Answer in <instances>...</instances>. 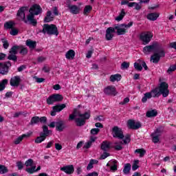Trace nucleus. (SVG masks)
Here are the masks:
<instances>
[{"label": "nucleus", "instance_id": "obj_36", "mask_svg": "<svg viewBox=\"0 0 176 176\" xmlns=\"http://www.w3.org/2000/svg\"><path fill=\"white\" fill-rule=\"evenodd\" d=\"M46 140V136L44 135H42V133H40V136L37 137L36 139L35 140V143L36 144H41V142H43Z\"/></svg>", "mask_w": 176, "mask_h": 176}, {"label": "nucleus", "instance_id": "obj_7", "mask_svg": "<svg viewBox=\"0 0 176 176\" xmlns=\"http://www.w3.org/2000/svg\"><path fill=\"white\" fill-rule=\"evenodd\" d=\"M153 38V33L151 32H144L140 34V41H142L143 45H148Z\"/></svg>", "mask_w": 176, "mask_h": 176}, {"label": "nucleus", "instance_id": "obj_29", "mask_svg": "<svg viewBox=\"0 0 176 176\" xmlns=\"http://www.w3.org/2000/svg\"><path fill=\"white\" fill-rule=\"evenodd\" d=\"M14 25H16V23H14V21H9L4 23V28H6V30H12L13 29Z\"/></svg>", "mask_w": 176, "mask_h": 176}, {"label": "nucleus", "instance_id": "obj_19", "mask_svg": "<svg viewBox=\"0 0 176 176\" xmlns=\"http://www.w3.org/2000/svg\"><path fill=\"white\" fill-rule=\"evenodd\" d=\"M78 116H83L80 111H78V109H74L73 113L70 114L69 116V120H75V118H78Z\"/></svg>", "mask_w": 176, "mask_h": 176}, {"label": "nucleus", "instance_id": "obj_14", "mask_svg": "<svg viewBox=\"0 0 176 176\" xmlns=\"http://www.w3.org/2000/svg\"><path fill=\"white\" fill-rule=\"evenodd\" d=\"M20 83H21V78H20V76H15L10 80V85L12 87H19Z\"/></svg>", "mask_w": 176, "mask_h": 176}, {"label": "nucleus", "instance_id": "obj_1", "mask_svg": "<svg viewBox=\"0 0 176 176\" xmlns=\"http://www.w3.org/2000/svg\"><path fill=\"white\" fill-rule=\"evenodd\" d=\"M154 54L151 56L150 60L154 64H157L160 61V58L166 57V50L159 44L157 41H154L150 45H146L143 48L144 54Z\"/></svg>", "mask_w": 176, "mask_h": 176}, {"label": "nucleus", "instance_id": "obj_13", "mask_svg": "<svg viewBox=\"0 0 176 176\" xmlns=\"http://www.w3.org/2000/svg\"><path fill=\"white\" fill-rule=\"evenodd\" d=\"M67 107V104H56L52 107V111H51V116H56V113L57 112H61L64 108Z\"/></svg>", "mask_w": 176, "mask_h": 176}, {"label": "nucleus", "instance_id": "obj_40", "mask_svg": "<svg viewBox=\"0 0 176 176\" xmlns=\"http://www.w3.org/2000/svg\"><path fill=\"white\" fill-rule=\"evenodd\" d=\"M43 132H41L40 134H42L45 137H48L49 136V133H50V131H49V128H47V126L44 125L43 126Z\"/></svg>", "mask_w": 176, "mask_h": 176}, {"label": "nucleus", "instance_id": "obj_6", "mask_svg": "<svg viewBox=\"0 0 176 176\" xmlns=\"http://www.w3.org/2000/svg\"><path fill=\"white\" fill-rule=\"evenodd\" d=\"M64 100V97L61 94H54L50 96L47 98V104L48 105H53L54 102H60Z\"/></svg>", "mask_w": 176, "mask_h": 176}, {"label": "nucleus", "instance_id": "obj_34", "mask_svg": "<svg viewBox=\"0 0 176 176\" xmlns=\"http://www.w3.org/2000/svg\"><path fill=\"white\" fill-rule=\"evenodd\" d=\"M9 82V80L8 79H3L0 82V91H3L6 88V85Z\"/></svg>", "mask_w": 176, "mask_h": 176}, {"label": "nucleus", "instance_id": "obj_42", "mask_svg": "<svg viewBox=\"0 0 176 176\" xmlns=\"http://www.w3.org/2000/svg\"><path fill=\"white\" fill-rule=\"evenodd\" d=\"M91 10H93V7H91V6H90V5L85 6V7L84 8V11H83V14H85V15L89 14V13H90V12H91Z\"/></svg>", "mask_w": 176, "mask_h": 176}, {"label": "nucleus", "instance_id": "obj_60", "mask_svg": "<svg viewBox=\"0 0 176 176\" xmlns=\"http://www.w3.org/2000/svg\"><path fill=\"white\" fill-rule=\"evenodd\" d=\"M109 156V153L104 152L100 157V160H104V159H107Z\"/></svg>", "mask_w": 176, "mask_h": 176}, {"label": "nucleus", "instance_id": "obj_12", "mask_svg": "<svg viewBox=\"0 0 176 176\" xmlns=\"http://www.w3.org/2000/svg\"><path fill=\"white\" fill-rule=\"evenodd\" d=\"M127 126L132 130H138V129H140L142 125L140 122H135L134 120H129L127 121Z\"/></svg>", "mask_w": 176, "mask_h": 176}, {"label": "nucleus", "instance_id": "obj_35", "mask_svg": "<svg viewBox=\"0 0 176 176\" xmlns=\"http://www.w3.org/2000/svg\"><path fill=\"white\" fill-rule=\"evenodd\" d=\"M152 94L151 92H146L144 94V97L142 98V102H146L148 100H150V98H152Z\"/></svg>", "mask_w": 176, "mask_h": 176}, {"label": "nucleus", "instance_id": "obj_17", "mask_svg": "<svg viewBox=\"0 0 176 176\" xmlns=\"http://www.w3.org/2000/svg\"><path fill=\"white\" fill-rule=\"evenodd\" d=\"M115 34V28H108L106 30V39L107 41H112Z\"/></svg>", "mask_w": 176, "mask_h": 176}, {"label": "nucleus", "instance_id": "obj_30", "mask_svg": "<svg viewBox=\"0 0 176 176\" xmlns=\"http://www.w3.org/2000/svg\"><path fill=\"white\" fill-rule=\"evenodd\" d=\"M66 58L67 60H74L75 58V51L73 50H69L65 54Z\"/></svg>", "mask_w": 176, "mask_h": 176}, {"label": "nucleus", "instance_id": "obj_28", "mask_svg": "<svg viewBox=\"0 0 176 176\" xmlns=\"http://www.w3.org/2000/svg\"><path fill=\"white\" fill-rule=\"evenodd\" d=\"M110 82H119L122 79V75L117 74L111 75L109 78Z\"/></svg>", "mask_w": 176, "mask_h": 176}, {"label": "nucleus", "instance_id": "obj_18", "mask_svg": "<svg viewBox=\"0 0 176 176\" xmlns=\"http://www.w3.org/2000/svg\"><path fill=\"white\" fill-rule=\"evenodd\" d=\"M60 171H63L65 174L71 175L74 174L75 168H74V165H67L60 168Z\"/></svg>", "mask_w": 176, "mask_h": 176}, {"label": "nucleus", "instance_id": "obj_62", "mask_svg": "<svg viewBox=\"0 0 176 176\" xmlns=\"http://www.w3.org/2000/svg\"><path fill=\"white\" fill-rule=\"evenodd\" d=\"M38 63H43V61H46V57L44 56H39L37 58Z\"/></svg>", "mask_w": 176, "mask_h": 176}, {"label": "nucleus", "instance_id": "obj_49", "mask_svg": "<svg viewBox=\"0 0 176 176\" xmlns=\"http://www.w3.org/2000/svg\"><path fill=\"white\" fill-rule=\"evenodd\" d=\"M35 168H36V166H31V168H28L25 169V171L29 174H34L35 173Z\"/></svg>", "mask_w": 176, "mask_h": 176}, {"label": "nucleus", "instance_id": "obj_32", "mask_svg": "<svg viewBox=\"0 0 176 176\" xmlns=\"http://www.w3.org/2000/svg\"><path fill=\"white\" fill-rule=\"evenodd\" d=\"M122 145H123V142H116L113 143L112 148H114L116 151H122L123 149V146Z\"/></svg>", "mask_w": 176, "mask_h": 176}, {"label": "nucleus", "instance_id": "obj_9", "mask_svg": "<svg viewBox=\"0 0 176 176\" xmlns=\"http://www.w3.org/2000/svg\"><path fill=\"white\" fill-rule=\"evenodd\" d=\"M25 7H22L21 8L16 14V16L18 17V20L24 21L25 24H28L30 23V21H28V16H27V19H25V10H26Z\"/></svg>", "mask_w": 176, "mask_h": 176}, {"label": "nucleus", "instance_id": "obj_48", "mask_svg": "<svg viewBox=\"0 0 176 176\" xmlns=\"http://www.w3.org/2000/svg\"><path fill=\"white\" fill-rule=\"evenodd\" d=\"M8 60H12V61H17V56L15 54H10L8 56Z\"/></svg>", "mask_w": 176, "mask_h": 176}, {"label": "nucleus", "instance_id": "obj_64", "mask_svg": "<svg viewBox=\"0 0 176 176\" xmlns=\"http://www.w3.org/2000/svg\"><path fill=\"white\" fill-rule=\"evenodd\" d=\"M47 120V118H46V117H41L39 118V122H41V123H46Z\"/></svg>", "mask_w": 176, "mask_h": 176}, {"label": "nucleus", "instance_id": "obj_53", "mask_svg": "<svg viewBox=\"0 0 176 176\" xmlns=\"http://www.w3.org/2000/svg\"><path fill=\"white\" fill-rule=\"evenodd\" d=\"M135 69H137V71H142V66L140 65L138 63H134Z\"/></svg>", "mask_w": 176, "mask_h": 176}, {"label": "nucleus", "instance_id": "obj_3", "mask_svg": "<svg viewBox=\"0 0 176 176\" xmlns=\"http://www.w3.org/2000/svg\"><path fill=\"white\" fill-rule=\"evenodd\" d=\"M43 34L47 33L48 35H58V30L57 29V26L54 24H44L43 26Z\"/></svg>", "mask_w": 176, "mask_h": 176}, {"label": "nucleus", "instance_id": "obj_23", "mask_svg": "<svg viewBox=\"0 0 176 176\" xmlns=\"http://www.w3.org/2000/svg\"><path fill=\"white\" fill-rule=\"evenodd\" d=\"M53 20H54V16L52 14V11H47L44 19V23H50Z\"/></svg>", "mask_w": 176, "mask_h": 176}, {"label": "nucleus", "instance_id": "obj_2", "mask_svg": "<svg viewBox=\"0 0 176 176\" xmlns=\"http://www.w3.org/2000/svg\"><path fill=\"white\" fill-rule=\"evenodd\" d=\"M29 12L30 14L28 15V21H29V24H31L33 27H36L38 21L35 19V16H38V14L42 13V8L38 4H34L30 8Z\"/></svg>", "mask_w": 176, "mask_h": 176}, {"label": "nucleus", "instance_id": "obj_56", "mask_svg": "<svg viewBox=\"0 0 176 176\" xmlns=\"http://www.w3.org/2000/svg\"><path fill=\"white\" fill-rule=\"evenodd\" d=\"M138 62L142 64L143 68H144L145 71H148V66L146 65V63L144 60H141L140 59L138 60Z\"/></svg>", "mask_w": 176, "mask_h": 176}, {"label": "nucleus", "instance_id": "obj_51", "mask_svg": "<svg viewBox=\"0 0 176 176\" xmlns=\"http://www.w3.org/2000/svg\"><path fill=\"white\" fill-rule=\"evenodd\" d=\"M100 133V129L98 128H94L91 130V134L92 135H97Z\"/></svg>", "mask_w": 176, "mask_h": 176}, {"label": "nucleus", "instance_id": "obj_63", "mask_svg": "<svg viewBox=\"0 0 176 176\" xmlns=\"http://www.w3.org/2000/svg\"><path fill=\"white\" fill-rule=\"evenodd\" d=\"M55 148L56 151H61L63 149V146L58 143L55 144Z\"/></svg>", "mask_w": 176, "mask_h": 176}, {"label": "nucleus", "instance_id": "obj_59", "mask_svg": "<svg viewBox=\"0 0 176 176\" xmlns=\"http://www.w3.org/2000/svg\"><path fill=\"white\" fill-rule=\"evenodd\" d=\"M175 65H171L170 67L168 69L167 72L168 74H171V72H174L175 70Z\"/></svg>", "mask_w": 176, "mask_h": 176}, {"label": "nucleus", "instance_id": "obj_44", "mask_svg": "<svg viewBox=\"0 0 176 176\" xmlns=\"http://www.w3.org/2000/svg\"><path fill=\"white\" fill-rule=\"evenodd\" d=\"M6 173H9V169L4 165L0 164V174H6Z\"/></svg>", "mask_w": 176, "mask_h": 176}, {"label": "nucleus", "instance_id": "obj_10", "mask_svg": "<svg viewBox=\"0 0 176 176\" xmlns=\"http://www.w3.org/2000/svg\"><path fill=\"white\" fill-rule=\"evenodd\" d=\"M112 134L114 138H119V140H123L124 135H123V131L118 126H114L112 129Z\"/></svg>", "mask_w": 176, "mask_h": 176}, {"label": "nucleus", "instance_id": "obj_24", "mask_svg": "<svg viewBox=\"0 0 176 176\" xmlns=\"http://www.w3.org/2000/svg\"><path fill=\"white\" fill-rule=\"evenodd\" d=\"M30 136H31V133L23 134V135L19 136L18 138L15 139L14 141V144L15 145H19V144H20V142H21V141H23V140H24V138H25V137L28 138Z\"/></svg>", "mask_w": 176, "mask_h": 176}, {"label": "nucleus", "instance_id": "obj_38", "mask_svg": "<svg viewBox=\"0 0 176 176\" xmlns=\"http://www.w3.org/2000/svg\"><path fill=\"white\" fill-rule=\"evenodd\" d=\"M124 16H126V12H124V9H122L121 12L119 14V16L116 17V21H122V20H123V17H124Z\"/></svg>", "mask_w": 176, "mask_h": 176}, {"label": "nucleus", "instance_id": "obj_4", "mask_svg": "<svg viewBox=\"0 0 176 176\" xmlns=\"http://www.w3.org/2000/svg\"><path fill=\"white\" fill-rule=\"evenodd\" d=\"M133 24V21L129 22L128 24L122 23L120 26H115L114 30H117L118 35H124L127 32V29L130 28Z\"/></svg>", "mask_w": 176, "mask_h": 176}, {"label": "nucleus", "instance_id": "obj_11", "mask_svg": "<svg viewBox=\"0 0 176 176\" xmlns=\"http://www.w3.org/2000/svg\"><path fill=\"white\" fill-rule=\"evenodd\" d=\"M10 67H12V63H10V61L0 63V74L1 75H8L9 68H10Z\"/></svg>", "mask_w": 176, "mask_h": 176}, {"label": "nucleus", "instance_id": "obj_37", "mask_svg": "<svg viewBox=\"0 0 176 176\" xmlns=\"http://www.w3.org/2000/svg\"><path fill=\"white\" fill-rule=\"evenodd\" d=\"M131 170V164H126L124 166L123 173L124 174H129L130 170Z\"/></svg>", "mask_w": 176, "mask_h": 176}, {"label": "nucleus", "instance_id": "obj_27", "mask_svg": "<svg viewBox=\"0 0 176 176\" xmlns=\"http://www.w3.org/2000/svg\"><path fill=\"white\" fill-rule=\"evenodd\" d=\"M56 129L58 131H63L65 126H64V121H58L56 122Z\"/></svg>", "mask_w": 176, "mask_h": 176}, {"label": "nucleus", "instance_id": "obj_52", "mask_svg": "<svg viewBox=\"0 0 176 176\" xmlns=\"http://www.w3.org/2000/svg\"><path fill=\"white\" fill-rule=\"evenodd\" d=\"M1 42H3V47L5 49H8V47H9V42H8V40H5L4 38H1Z\"/></svg>", "mask_w": 176, "mask_h": 176}, {"label": "nucleus", "instance_id": "obj_46", "mask_svg": "<svg viewBox=\"0 0 176 176\" xmlns=\"http://www.w3.org/2000/svg\"><path fill=\"white\" fill-rule=\"evenodd\" d=\"M33 164L34 160L32 159H29L25 162V166H26V167H33Z\"/></svg>", "mask_w": 176, "mask_h": 176}, {"label": "nucleus", "instance_id": "obj_16", "mask_svg": "<svg viewBox=\"0 0 176 176\" xmlns=\"http://www.w3.org/2000/svg\"><path fill=\"white\" fill-rule=\"evenodd\" d=\"M162 134V131L159 129H157L154 133H153L151 134V137H152V141L154 144H157V142H159L160 141V138L159 137H160Z\"/></svg>", "mask_w": 176, "mask_h": 176}, {"label": "nucleus", "instance_id": "obj_43", "mask_svg": "<svg viewBox=\"0 0 176 176\" xmlns=\"http://www.w3.org/2000/svg\"><path fill=\"white\" fill-rule=\"evenodd\" d=\"M98 163V161L96 160H91L88 166H87V170H91L93 168V164H97Z\"/></svg>", "mask_w": 176, "mask_h": 176}, {"label": "nucleus", "instance_id": "obj_22", "mask_svg": "<svg viewBox=\"0 0 176 176\" xmlns=\"http://www.w3.org/2000/svg\"><path fill=\"white\" fill-rule=\"evenodd\" d=\"M159 16H160V14L157 12L149 13L147 14V19L148 20H151V21H155V20H157Z\"/></svg>", "mask_w": 176, "mask_h": 176}, {"label": "nucleus", "instance_id": "obj_26", "mask_svg": "<svg viewBox=\"0 0 176 176\" xmlns=\"http://www.w3.org/2000/svg\"><path fill=\"white\" fill-rule=\"evenodd\" d=\"M150 93H151V96L155 98L156 97H160V96H162V93L160 92V91L159 90V88L157 87L155 89H153V90H151L150 91Z\"/></svg>", "mask_w": 176, "mask_h": 176}, {"label": "nucleus", "instance_id": "obj_39", "mask_svg": "<svg viewBox=\"0 0 176 176\" xmlns=\"http://www.w3.org/2000/svg\"><path fill=\"white\" fill-rule=\"evenodd\" d=\"M38 123H39V117L34 116L32 118L30 124V126H34V124H38Z\"/></svg>", "mask_w": 176, "mask_h": 176}, {"label": "nucleus", "instance_id": "obj_20", "mask_svg": "<svg viewBox=\"0 0 176 176\" xmlns=\"http://www.w3.org/2000/svg\"><path fill=\"white\" fill-rule=\"evenodd\" d=\"M68 8H69L71 13H72V14H79V13L80 12V8L78 7L77 6L69 5Z\"/></svg>", "mask_w": 176, "mask_h": 176}, {"label": "nucleus", "instance_id": "obj_5", "mask_svg": "<svg viewBox=\"0 0 176 176\" xmlns=\"http://www.w3.org/2000/svg\"><path fill=\"white\" fill-rule=\"evenodd\" d=\"M82 116H78V118H75V123L78 127H82L86 124V120L90 118V113L86 112L82 113Z\"/></svg>", "mask_w": 176, "mask_h": 176}, {"label": "nucleus", "instance_id": "obj_15", "mask_svg": "<svg viewBox=\"0 0 176 176\" xmlns=\"http://www.w3.org/2000/svg\"><path fill=\"white\" fill-rule=\"evenodd\" d=\"M104 93L107 96H116L118 92H116V88L112 85L107 86L104 89Z\"/></svg>", "mask_w": 176, "mask_h": 176}, {"label": "nucleus", "instance_id": "obj_25", "mask_svg": "<svg viewBox=\"0 0 176 176\" xmlns=\"http://www.w3.org/2000/svg\"><path fill=\"white\" fill-rule=\"evenodd\" d=\"M26 46L30 47L31 50H33V49H35L36 47V41H34L31 39H28L25 42Z\"/></svg>", "mask_w": 176, "mask_h": 176}, {"label": "nucleus", "instance_id": "obj_41", "mask_svg": "<svg viewBox=\"0 0 176 176\" xmlns=\"http://www.w3.org/2000/svg\"><path fill=\"white\" fill-rule=\"evenodd\" d=\"M135 153H139L140 157H144L146 151L144 148H138L135 151Z\"/></svg>", "mask_w": 176, "mask_h": 176}, {"label": "nucleus", "instance_id": "obj_8", "mask_svg": "<svg viewBox=\"0 0 176 176\" xmlns=\"http://www.w3.org/2000/svg\"><path fill=\"white\" fill-rule=\"evenodd\" d=\"M157 88L163 97H167L168 94H170V91L168 90V84H167V82H161Z\"/></svg>", "mask_w": 176, "mask_h": 176}, {"label": "nucleus", "instance_id": "obj_21", "mask_svg": "<svg viewBox=\"0 0 176 176\" xmlns=\"http://www.w3.org/2000/svg\"><path fill=\"white\" fill-rule=\"evenodd\" d=\"M100 149H102V151H104V152L109 151V149H111V142L108 141L102 142L100 146Z\"/></svg>", "mask_w": 176, "mask_h": 176}, {"label": "nucleus", "instance_id": "obj_54", "mask_svg": "<svg viewBox=\"0 0 176 176\" xmlns=\"http://www.w3.org/2000/svg\"><path fill=\"white\" fill-rule=\"evenodd\" d=\"M16 166L18 167V170H23L24 168V164L21 161L16 162Z\"/></svg>", "mask_w": 176, "mask_h": 176}, {"label": "nucleus", "instance_id": "obj_61", "mask_svg": "<svg viewBox=\"0 0 176 176\" xmlns=\"http://www.w3.org/2000/svg\"><path fill=\"white\" fill-rule=\"evenodd\" d=\"M124 144H129L130 142V135H126L125 139L123 140Z\"/></svg>", "mask_w": 176, "mask_h": 176}, {"label": "nucleus", "instance_id": "obj_50", "mask_svg": "<svg viewBox=\"0 0 176 176\" xmlns=\"http://www.w3.org/2000/svg\"><path fill=\"white\" fill-rule=\"evenodd\" d=\"M130 67V63L127 62H123L121 64V69H127Z\"/></svg>", "mask_w": 176, "mask_h": 176}, {"label": "nucleus", "instance_id": "obj_55", "mask_svg": "<svg viewBox=\"0 0 176 176\" xmlns=\"http://www.w3.org/2000/svg\"><path fill=\"white\" fill-rule=\"evenodd\" d=\"M113 163L114 164V165L111 166V171L118 170V165L116 164V163H118V162L116 160H115L113 162Z\"/></svg>", "mask_w": 176, "mask_h": 176}, {"label": "nucleus", "instance_id": "obj_31", "mask_svg": "<svg viewBox=\"0 0 176 176\" xmlns=\"http://www.w3.org/2000/svg\"><path fill=\"white\" fill-rule=\"evenodd\" d=\"M146 116V118H155V116H157V111L156 109L148 111Z\"/></svg>", "mask_w": 176, "mask_h": 176}, {"label": "nucleus", "instance_id": "obj_58", "mask_svg": "<svg viewBox=\"0 0 176 176\" xmlns=\"http://www.w3.org/2000/svg\"><path fill=\"white\" fill-rule=\"evenodd\" d=\"M91 145H93V143L90 141H88L87 143L85 144L83 148L85 149H89V148H90Z\"/></svg>", "mask_w": 176, "mask_h": 176}, {"label": "nucleus", "instance_id": "obj_33", "mask_svg": "<svg viewBox=\"0 0 176 176\" xmlns=\"http://www.w3.org/2000/svg\"><path fill=\"white\" fill-rule=\"evenodd\" d=\"M19 50H21L19 53L22 54V56L28 54V49L23 45H19Z\"/></svg>", "mask_w": 176, "mask_h": 176}, {"label": "nucleus", "instance_id": "obj_57", "mask_svg": "<svg viewBox=\"0 0 176 176\" xmlns=\"http://www.w3.org/2000/svg\"><path fill=\"white\" fill-rule=\"evenodd\" d=\"M10 35H13L14 36L19 34V30L17 29H12L10 32Z\"/></svg>", "mask_w": 176, "mask_h": 176}, {"label": "nucleus", "instance_id": "obj_45", "mask_svg": "<svg viewBox=\"0 0 176 176\" xmlns=\"http://www.w3.org/2000/svg\"><path fill=\"white\" fill-rule=\"evenodd\" d=\"M17 50H19V45H14L10 50V54H17Z\"/></svg>", "mask_w": 176, "mask_h": 176}, {"label": "nucleus", "instance_id": "obj_47", "mask_svg": "<svg viewBox=\"0 0 176 176\" xmlns=\"http://www.w3.org/2000/svg\"><path fill=\"white\" fill-rule=\"evenodd\" d=\"M140 164V161L139 160H135L133 162V164L132 166V170L133 171H135V170H137L138 168H139V166L138 164Z\"/></svg>", "mask_w": 176, "mask_h": 176}]
</instances>
